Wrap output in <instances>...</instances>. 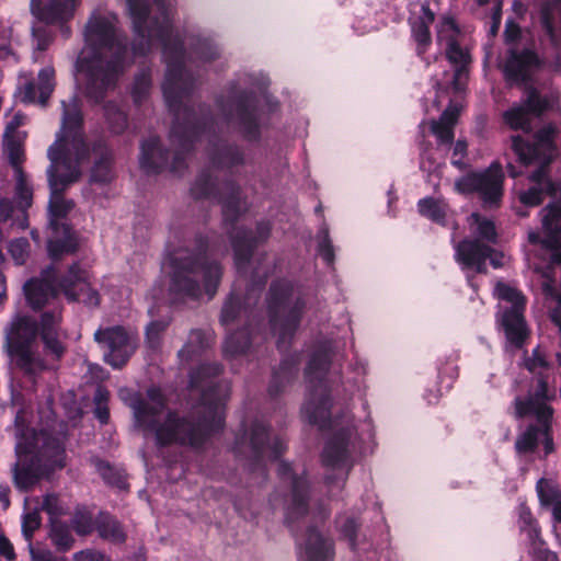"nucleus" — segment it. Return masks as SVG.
Instances as JSON below:
<instances>
[{"mask_svg": "<svg viewBox=\"0 0 561 561\" xmlns=\"http://www.w3.org/2000/svg\"><path fill=\"white\" fill-rule=\"evenodd\" d=\"M127 8L134 28L133 54L146 55L154 46L162 47L167 65L162 92L168 108L174 115L170 140L175 146H193L207 122L198 118L183 103L194 87L185 62L186 59L210 62L219 58L220 49L213 38L197 35L190 38V53L186 56L184 42L172 27L175 9L170 0H127Z\"/></svg>", "mask_w": 561, "mask_h": 561, "instance_id": "nucleus-1", "label": "nucleus"}, {"mask_svg": "<svg viewBox=\"0 0 561 561\" xmlns=\"http://www.w3.org/2000/svg\"><path fill=\"white\" fill-rule=\"evenodd\" d=\"M218 364H204L191 374L192 389L201 390V403L192 413L193 422L175 412L165 411V398L159 388L147 390L146 397L131 394L128 405L133 410L135 424L146 435L152 434L158 446L172 444L199 447L206 437L224 426L225 403L229 398L227 382H215L211 378L220 374Z\"/></svg>", "mask_w": 561, "mask_h": 561, "instance_id": "nucleus-2", "label": "nucleus"}, {"mask_svg": "<svg viewBox=\"0 0 561 561\" xmlns=\"http://www.w3.org/2000/svg\"><path fill=\"white\" fill-rule=\"evenodd\" d=\"M61 107V127L55 142L47 150V158L50 161L46 173L50 190L48 213L51 229L47 249L53 260L73 253L78 248L75 232L64 222V218L75 204L65 199L61 192L80 179L81 165L90 153L82 131V113L78 96L72 95L68 101H62Z\"/></svg>", "mask_w": 561, "mask_h": 561, "instance_id": "nucleus-3", "label": "nucleus"}, {"mask_svg": "<svg viewBox=\"0 0 561 561\" xmlns=\"http://www.w3.org/2000/svg\"><path fill=\"white\" fill-rule=\"evenodd\" d=\"M83 41L84 46L76 60L77 81L89 101L101 103L133 64L128 41L117 15L101 9L89 16Z\"/></svg>", "mask_w": 561, "mask_h": 561, "instance_id": "nucleus-4", "label": "nucleus"}, {"mask_svg": "<svg viewBox=\"0 0 561 561\" xmlns=\"http://www.w3.org/2000/svg\"><path fill=\"white\" fill-rule=\"evenodd\" d=\"M62 306L58 301L41 314L39 322L16 314L3 330L2 351L10 365L35 381L43 371L55 368L66 353L61 337Z\"/></svg>", "mask_w": 561, "mask_h": 561, "instance_id": "nucleus-5", "label": "nucleus"}, {"mask_svg": "<svg viewBox=\"0 0 561 561\" xmlns=\"http://www.w3.org/2000/svg\"><path fill=\"white\" fill-rule=\"evenodd\" d=\"M168 262L171 268L169 294L173 304L196 300L203 290L209 299L215 296L222 276L217 262L208 260L201 251L182 250L172 253Z\"/></svg>", "mask_w": 561, "mask_h": 561, "instance_id": "nucleus-6", "label": "nucleus"}, {"mask_svg": "<svg viewBox=\"0 0 561 561\" xmlns=\"http://www.w3.org/2000/svg\"><path fill=\"white\" fill-rule=\"evenodd\" d=\"M31 438L32 442H27L24 435L16 436L18 460L12 471L14 484L20 490L30 489L42 477L64 467L65 451L59 439L46 432L33 434Z\"/></svg>", "mask_w": 561, "mask_h": 561, "instance_id": "nucleus-7", "label": "nucleus"}, {"mask_svg": "<svg viewBox=\"0 0 561 561\" xmlns=\"http://www.w3.org/2000/svg\"><path fill=\"white\" fill-rule=\"evenodd\" d=\"M468 222L476 238L473 240L465 239L456 244V261L463 270L472 268L478 273L485 272L486 259H490L494 267L502 266L499 255L490 245L495 243L497 238L494 222L477 213L469 216Z\"/></svg>", "mask_w": 561, "mask_h": 561, "instance_id": "nucleus-8", "label": "nucleus"}, {"mask_svg": "<svg viewBox=\"0 0 561 561\" xmlns=\"http://www.w3.org/2000/svg\"><path fill=\"white\" fill-rule=\"evenodd\" d=\"M330 365V354L327 350L314 352L306 368V382L308 396L301 408L306 420L324 428L330 423V409L332 405L324 376Z\"/></svg>", "mask_w": 561, "mask_h": 561, "instance_id": "nucleus-9", "label": "nucleus"}, {"mask_svg": "<svg viewBox=\"0 0 561 561\" xmlns=\"http://www.w3.org/2000/svg\"><path fill=\"white\" fill-rule=\"evenodd\" d=\"M541 392L536 398H529L527 401H523L519 398L515 400V410L518 417L524 415H535L538 420V425L529 426L525 433H523L516 440V449L519 453H527L534 450V448L541 442L545 445L546 453L552 451V439L550 437V419L552 416V410L547 403L546 397V385L540 381Z\"/></svg>", "mask_w": 561, "mask_h": 561, "instance_id": "nucleus-10", "label": "nucleus"}, {"mask_svg": "<svg viewBox=\"0 0 561 561\" xmlns=\"http://www.w3.org/2000/svg\"><path fill=\"white\" fill-rule=\"evenodd\" d=\"M285 443L278 436H272L267 426L255 421L250 432L238 435L233 445L237 456L245 455L251 459L250 467H265L267 460H275L285 450Z\"/></svg>", "mask_w": 561, "mask_h": 561, "instance_id": "nucleus-11", "label": "nucleus"}, {"mask_svg": "<svg viewBox=\"0 0 561 561\" xmlns=\"http://www.w3.org/2000/svg\"><path fill=\"white\" fill-rule=\"evenodd\" d=\"M252 94V90L247 92L233 88L227 101L218 102L227 125L237 129L250 140L259 137L262 122L261 113Z\"/></svg>", "mask_w": 561, "mask_h": 561, "instance_id": "nucleus-12", "label": "nucleus"}, {"mask_svg": "<svg viewBox=\"0 0 561 561\" xmlns=\"http://www.w3.org/2000/svg\"><path fill=\"white\" fill-rule=\"evenodd\" d=\"M291 291L293 286L288 282L279 280L272 285L267 299L271 327L273 333L278 335L277 346L279 348L293 336L299 323L301 307L298 305L289 310L284 319L280 318V314H285L288 310V299Z\"/></svg>", "mask_w": 561, "mask_h": 561, "instance_id": "nucleus-13", "label": "nucleus"}, {"mask_svg": "<svg viewBox=\"0 0 561 561\" xmlns=\"http://www.w3.org/2000/svg\"><path fill=\"white\" fill-rule=\"evenodd\" d=\"M357 447V435L352 426L341 427L327 442L322 462L328 470L336 471V484L341 486L352 466L351 456Z\"/></svg>", "mask_w": 561, "mask_h": 561, "instance_id": "nucleus-14", "label": "nucleus"}, {"mask_svg": "<svg viewBox=\"0 0 561 561\" xmlns=\"http://www.w3.org/2000/svg\"><path fill=\"white\" fill-rule=\"evenodd\" d=\"M494 293L501 301L511 305L510 307H501L503 308L502 325L507 340L520 347L527 336V328L523 316L525 298L517 289L503 283L496 285Z\"/></svg>", "mask_w": 561, "mask_h": 561, "instance_id": "nucleus-15", "label": "nucleus"}, {"mask_svg": "<svg viewBox=\"0 0 561 561\" xmlns=\"http://www.w3.org/2000/svg\"><path fill=\"white\" fill-rule=\"evenodd\" d=\"M542 230L543 238L538 232L530 231L528 240L531 243H541L545 248L553 252V261L561 263V205L550 204L542 210ZM558 306L552 311V320L561 331V295L558 297Z\"/></svg>", "mask_w": 561, "mask_h": 561, "instance_id": "nucleus-16", "label": "nucleus"}, {"mask_svg": "<svg viewBox=\"0 0 561 561\" xmlns=\"http://www.w3.org/2000/svg\"><path fill=\"white\" fill-rule=\"evenodd\" d=\"M503 178L501 164L492 163L484 172L470 173L457 180L455 187L465 194L477 192L484 205L495 206L503 194Z\"/></svg>", "mask_w": 561, "mask_h": 561, "instance_id": "nucleus-17", "label": "nucleus"}, {"mask_svg": "<svg viewBox=\"0 0 561 561\" xmlns=\"http://www.w3.org/2000/svg\"><path fill=\"white\" fill-rule=\"evenodd\" d=\"M196 197H218L222 204L226 220H233L245 209V203L240 198L239 187L232 183H217L208 173H202L192 187Z\"/></svg>", "mask_w": 561, "mask_h": 561, "instance_id": "nucleus-18", "label": "nucleus"}, {"mask_svg": "<svg viewBox=\"0 0 561 561\" xmlns=\"http://www.w3.org/2000/svg\"><path fill=\"white\" fill-rule=\"evenodd\" d=\"M277 472L280 479L290 481L291 491L286 501L285 523L295 531L297 525L308 515L309 484L305 471L298 476L287 462H280Z\"/></svg>", "mask_w": 561, "mask_h": 561, "instance_id": "nucleus-19", "label": "nucleus"}, {"mask_svg": "<svg viewBox=\"0 0 561 561\" xmlns=\"http://www.w3.org/2000/svg\"><path fill=\"white\" fill-rule=\"evenodd\" d=\"M94 340L107 350L104 358L114 368L125 365L136 348L135 339L122 327L99 329Z\"/></svg>", "mask_w": 561, "mask_h": 561, "instance_id": "nucleus-20", "label": "nucleus"}, {"mask_svg": "<svg viewBox=\"0 0 561 561\" xmlns=\"http://www.w3.org/2000/svg\"><path fill=\"white\" fill-rule=\"evenodd\" d=\"M552 99L541 96L536 90H529L527 98L511 106L503 113L504 123L514 130L528 133L531 130V122L540 116L552 105Z\"/></svg>", "mask_w": 561, "mask_h": 561, "instance_id": "nucleus-21", "label": "nucleus"}, {"mask_svg": "<svg viewBox=\"0 0 561 561\" xmlns=\"http://www.w3.org/2000/svg\"><path fill=\"white\" fill-rule=\"evenodd\" d=\"M79 0H31V12L41 22L61 27L65 36L70 28L65 24L75 16Z\"/></svg>", "mask_w": 561, "mask_h": 561, "instance_id": "nucleus-22", "label": "nucleus"}, {"mask_svg": "<svg viewBox=\"0 0 561 561\" xmlns=\"http://www.w3.org/2000/svg\"><path fill=\"white\" fill-rule=\"evenodd\" d=\"M59 287L65 296L72 301H79L88 307L100 305L99 293L89 283V273L79 264L70 266L67 275L60 280Z\"/></svg>", "mask_w": 561, "mask_h": 561, "instance_id": "nucleus-23", "label": "nucleus"}, {"mask_svg": "<svg viewBox=\"0 0 561 561\" xmlns=\"http://www.w3.org/2000/svg\"><path fill=\"white\" fill-rule=\"evenodd\" d=\"M553 135L554 129L550 126L540 129L536 135L535 145L525 142L520 136H514L512 147L523 164L527 165L539 159L542 160L541 165L546 167L551 159Z\"/></svg>", "mask_w": 561, "mask_h": 561, "instance_id": "nucleus-24", "label": "nucleus"}, {"mask_svg": "<svg viewBox=\"0 0 561 561\" xmlns=\"http://www.w3.org/2000/svg\"><path fill=\"white\" fill-rule=\"evenodd\" d=\"M24 291L27 302L35 310L58 302L55 268L49 266L42 272L41 277L30 279L24 285Z\"/></svg>", "mask_w": 561, "mask_h": 561, "instance_id": "nucleus-25", "label": "nucleus"}, {"mask_svg": "<svg viewBox=\"0 0 561 561\" xmlns=\"http://www.w3.org/2000/svg\"><path fill=\"white\" fill-rule=\"evenodd\" d=\"M271 231L268 224L262 222L257 225L256 237L241 227H236L230 232L231 244L234 251V261L238 271H242L245 263H248L253 249L259 241L265 240Z\"/></svg>", "mask_w": 561, "mask_h": 561, "instance_id": "nucleus-26", "label": "nucleus"}, {"mask_svg": "<svg viewBox=\"0 0 561 561\" xmlns=\"http://www.w3.org/2000/svg\"><path fill=\"white\" fill-rule=\"evenodd\" d=\"M541 24L550 38L556 54V69L561 68V0H551L542 4Z\"/></svg>", "mask_w": 561, "mask_h": 561, "instance_id": "nucleus-27", "label": "nucleus"}, {"mask_svg": "<svg viewBox=\"0 0 561 561\" xmlns=\"http://www.w3.org/2000/svg\"><path fill=\"white\" fill-rule=\"evenodd\" d=\"M264 280L253 284L247 291L244 297L243 306L236 294L232 293L230 297L224 304L221 310L220 321L225 327L232 324L236 320L240 319L243 314L248 317V310L255 306L259 298Z\"/></svg>", "mask_w": 561, "mask_h": 561, "instance_id": "nucleus-28", "label": "nucleus"}, {"mask_svg": "<svg viewBox=\"0 0 561 561\" xmlns=\"http://www.w3.org/2000/svg\"><path fill=\"white\" fill-rule=\"evenodd\" d=\"M538 66L539 59L534 51H511L504 65V73L508 81L522 82L527 80Z\"/></svg>", "mask_w": 561, "mask_h": 561, "instance_id": "nucleus-29", "label": "nucleus"}, {"mask_svg": "<svg viewBox=\"0 0 561 561\" xmlns=\"http://www.w3.org/2000/svg\"><path fill=\"white\" fill-rule=\"evenodd\" d=\"M299 545L304 549L302 561H333V542L313 528H308L306 538Z\"/></svg>", "mask_w": 561, "mask_h": 561, "instance_id": "nucleus-30", "label": "nucleus"}, {"mask_svg": "<svg viewBox=\"0 0 561 561\" xmlns=\"http://www.w3.org/2000/svg\"><path fill=\"white\" fill-rule=\"evenodd\" d=\"M14 173L15 186L14 198L19 208V215L13 224L20 229L28 227L27 209L33 202V185L23 169H16Z\"/></svg>", "mask_w": 561, "mask_h": 561, "instance_id": "nucleus-31", "label": "nucleus"}, {"mask_svg": "<svg viewBox=\"0 0 561 561\" xmlns=\"http://www.w3.org/2000/svg\"><path fill=\"white\" fill-rule=\"evenodd\" d=\"M140 167L147 173H159L169 163V151L164 150L156 136L149 137L141 144Z\"/></svg>", "mask_w": 561, "mask_h": 561, "instance_id": "nucleus-32", "label": "nucleus"}, {"mask_svg": "<svg viewBox=\"0 0 561 561\" xmlns=\"http://www.w3.org/2000/svg\"><path fill=\"white\" fill-rule=\"evenodd\" d=\"M530 181L534 183V186L519 194V199L523 204L537 206L542 203L545 195L556 194V184L547 178L545 165H540L533 172Z\"/></svg>", "mask_w": 561, "mask_h": 561, "instance_id": "nucleus-33", "label": "nucleus"}, {"mask_svg": "<svg viewBox=\"0 0 561 561\" xmlns=\"http://www.w3.org/2000/svg\"><path fill=\"white\" fill-rule=\"evenodd\" d=\"M446 57L455 67L450 83L456 91H461L468 79L467 66L470 64V55L466 48H462L458 42H453L446 46Z\"/></svg>", "mask_w": 561, "mask_h": 561, "instance_id": "nucleus-34", "label": "nucleus"}, {"mask_svg": "<svg viewBox=\"0 0 561 561\" xmlns=\"http://www.w3.org/2000/svg\"><path fill=\"white\" fill-rule=\"evenodd\" d=\"M459 116V108L449 105L440 115L438 121H433L431 130L440 145H450L454 140V127Z\"/></svg>", "mask_w": 561, "mask_h": 561, "instance_id": "nucleus-35", "label": "nucleus"}, {"mask_svg": "<svg viewBox=\"0 0 561 561\" xmlns=\"http://www.w3.org/2000/svg\"><path fill=\"white\" fill-rule=\"evenodd\" d=\"M435 14L428 4L422 5V15L412 24V35L417 44V54L423 55L431 44L430 24L434 22Z\"/></svg>", "mask_w": 561, "mask_h": 561, "instance_id": "nucleus-36", "label": "nucleus"}, {"mask_svg": "<svg viewBox=\"0 0 561 561\" xmlns=\"http://www.w3.org/2000/svg\"><path fill=\"white\" fill-rule=\"evenodd\" d=\"M95 161L91 170L90 181L93 183H107L113 179L112 154L105 146L93 148Z\"/></svg>", "mask_w": 561, "mask_h": 561, "instance_id": "nucleus-37", "label": "nucleus"}, {"mask_svg": "<svg viewBox=\"0 0 561 561\" xmlns=\"http://www.w3.org/2000/svg\"><path fill=\"white\" fill-rule=\"evenodd\" d=\"M96 531L103 540L112 543H123L126 539L121 523L107 513L101 512L96 517Z\"/></svg>", "mask_w": 561, "mask_h": 561, "instance_id": "nucleus-38", "label": "nucleus"}, {"mask_svg": "<svg viewBox=\"0 0 561 561\" xmlns=\"http://www.w3.org/2000/svg\"><path fill=\"white\" fill-rule=\"evenodd\" d=\"M417 209L422 216L440 225L446 224L449 209L443 201L435 199L433 197H425L419 201Z\"/></svg>", "mask_w": 561, "mask_h": 561, "instance_id": "nucleus-39", "label": "nucleus"}, {"mask_svg": "<svg viewBox=\"0 0 561 561\" xmlns=\"http://www.w3.org/2000/svg\"><path fill=\"white\" fill-rule=\"evenodd\" d=\"M243 161L242 153L237 147L218 145L211 152V162L217 167H233Z\"/></svg>", "mask_w": 561, "mask_h": 561, "instance_id": "nucleus-40", "label": "nucleus"}, {"mask_svg": "<svg viewBox=\"0 0 561 561\" xmlns=\"http://www.w3.org/2000/svg\"><path fill=\"white\" fill-rule=\"evenodd\" d=\"M49 537L60 551L71 549L75 543V538L68 525L57 519H51Z\"/></svg>", "mask_w": 561, "mask_h": 561, "instance_id": "nucleus-41", "label": "nucleus"}, {"mask_svg": "<svg viewBox=\"0 0 561 561\" xmlns=\"http://www.w3.org/2000/svg\"><path fill=\"white\" fill-rule=\"evenodd\" d=\"M24 137L25 136L3 137L4 151L13 168V172H16V169H22V163L24 161Z\"/></svg>", "mask_w": 561, "mask_h": 561, "instance_id": "nucleus-42", "label": "nucleus"}, {"mask_svg": "<svg viewBox=\"0 0 561 561\" xmlns=\"http://www.w3.org/2000/svg\"><path fill=\"white\" fill-rule=\"evenodd\" d=\"M297 371V363L295 360H284L279 368L274 371L273 380L268 388V391L272 396H275L279 392V385L284 382H288Z\"/></svg>", "mask_w": 561, "mask_h": 561, "instance_id": "nucleus-43", "label": "nucleus"}, {"mask_svg": "<svg viewBox=\"0 0 561 561\" xmlns=\"http://www.w3.org/2000/svg\"><path fill=\"white\" fill-rule=\"evenodd\" d=\"M250 345V336L248 332L239 331L227 336L224 344V352L227 355L236 356L244 353Z\"/></svg>", "mask_w": 561, "mask_h": 561, "instance_id": "nucleus-44", "label": "nucleus"}, {"mask_svg": "<svg viewBox=\"0 0 561 561\" xmlns=\"http://www.w3.org/2000/svg\"><path fill=\"white\" fill-rule=\"evenodd\" d=\"M104 115L113 133L119 134L127 127V116L115 103L105 104Z\"/></svg>", "mask_w": 561, "mask_h": 561, "instance_id": "nucleus-45", "label": "nucleus"}, {"mask_svg": "<svg viewBox=\"0 0 561 561\" xmlns=\"http://www.w3.org/2000/svg\"><path fill=\"white\" fill-rule=\"evenodd\" d=\"M71 526L80 536H88L96 529V519L85 510H77L71 518Z\"/></svg>", "mask_w": 561, "mask_h": 561, "instance_id": "nucleus-46", "label": "nucleus"}, {"mask_svg": "<svg viewBox=\"0 0 561 561\" xmlns=\"http://www.w3.org/2000/svg\"><path fill=\"white\" fill-rule=\"evenodd\" d=\"M460 30L455 20L449 16L443 18L437 25V41L447 46L453 42H458Z\"/></svg>", "mask_w": 561, "mask_h": 561, "instance_id": "nucleus-47", "label": "nucleus"}, {"mask_svg": "<svg viewBox=\"0 0 561 561\" xmlns=\"http://www.w3.org/2000/svg\"><path fill=\"white\" fill-rule=\"evenodd\" d=\"M55 88V70L53 67H45L38 72L37 89L39 103L45 105Z\"/></svg>", "mask_w": 561, "mask_h": 561, "instance_id": "nucleus-48", "label": "nucleus"}, {"mask_svg": "<svg viewBox=\"0 0 561 561\" xmlns=\"http://www.w3.org/2000/svg\"><path fill=\"white\" fill-rule=\"evenodd\" d=\"M210 344V339L207 333L202 330H192L188 336V342L184 347L179 352L180 356H191L192 354H196L203 348L207 347Z\"/></svg>", "mask_w": 561, "mask_h": 561, "instance_id": "nucleus-49", "label": "nucleus"}, {"mask_svg": "<svg viewBox=\"0 0 561 561\" xmlns=\"http://www.w3.org/2000/svg\"><path fill=\"white\" fill-rule=\"evenodd\" d=\"M525 366L530 373L538 374L540 376V379L538 380V390L536 391L535 396L531 397L536 398V396L541 392L540 381L546 382L542 378V374L548 369V363L546 360L545 353L540 350V347H536L534 350L533 356L526 359ZM545 385L547 386V383ZM546 397L548 398L547 394Z\"/></svg>", "mask_w": 561, "mask_h": 561, "instance_id": "nucleus-50", "label": "nucleus"}, {"mask_svg": "<svg viewBox=\"0 0 561 561\" xmlns=\"http://www.w3.org/2000/svg\"><path fill=\"white\" fill-rule=\"evenodd\" d=\"M340 535L343 539L347 540L352 549L356 546V533L358 529V523L355 517L342 515L336 519Z\"/></svg>", "mask_w": 561, "mask_h": 561, "instance_id": "nucleus-51", "label": "nucleus"}, {"mask_svg": "<svg viewBox=\"0 0 561 561\" xmlns=\"http://www.w3.org/2000/svg\"><path fill=\"white\" fill-rule=\"evenodd\" d=\"M151 88V78L150 73L147 70H142L139 72L135 81L133 83L131 88V95L134 99V102L136 104H140L142 101H145L149 94Z\"/></svg>", "mask_w": 561, "mask_h": 561, "instance_id": "nucleus-52", "label": "nucleus"}, {"mask_svg": "<svg viewBox=\"0 0 561 561\" xmlns=\"http://www.w3.org/2000/svg\"><path fill=\"white\" fill-rule=\"evenodd\" d=\"M318 252L327 264L334 261V250L329 237V229L323 225L318 232Z\"/></svg>", "mask_w": 561, "mask_h": 561, "instance_id": "nucleus-53", "label": "nucleus"}, {"mask_svg": "<svg viewBox=\"0 0 561 561\" xmlns=\"http://www.w3.org/2000/svg\"><path fill=\"white\" fill-rule=\"evenodd\" d=\"M8 251L16 264H23L28 256L30 243L26 238H16L9 242Z\"/></svg>", "mask_w": 561, "mask_h": 561, "instance_id": "nucleus-54", "label": "nucleus"}, {"mask_svg": "<svg viewBox=\"0 0 561 561\" xmlns=\"http://www.w3.org/2000/svg\"><path fill=\"white\" fill-rule=\"evenodd\" d=\"M519 528L523 533L527 534V537L531 542H535L539 536L537 525L533 519L529 510L525 506H520L519 510Z\"/></svg>", "mask_w": 561, "mask_h": 561, "instance_id": "nucleus-55", "label": "nucleus"}, {"mask_svg": "<svg viewBox=\"0 0 561 561\" xmlns=\"http://www.w3.org/2000/svg\"><path fill=\"white\" fill-rule=\"evenodd\" d=\"M96 469L101 477L110 484L116 485V486H123L124 485V477L119 471H116L113 467L110 466V463L104 461H99L96 463Z\"/></svg>", "mask_w": 561, "mask_h": 561, "instance_id": "nucleus-56", "label": "nucleus"}, {"mask_svg": "<svg viewBox=\"0 0 561 561\" xmlns=\"http://www.w3.org/2000/svg\"><path fill=\"white\" fill-rule=\"evenodd\" d=\"M169 319H160L151 321L146 329V335L148 343L151 347H154L159 343L160 334L167 329L169 325Z\"/></svg>", "mask_w": 561, "mask_h": 561, "instance_id": "nucleus-57", "label": "nucleus"}, {"mask_svg": "<svg viewBox=\"0 0 561 561\" xmlns=\"http://www.w3.org/2000/svg\"><path fill=\"white\" fill-rule=\"evenodd\" d=\"M39 525L41 517L36 511L24 514L22 519V533L28 541L32 539L34 531Z\"/></svg>", "mask_w": 561, "mask_h": 561, "instance_id": "nucleus-58", "label": "nucleus"}, {"mask_svg": "<svg viewBox=\"0 0 561 561\" xmlns=\"http://www.w3.org/2000/svg\"><path fill=\"white\" fill-rule=\"evenodd\" d=\"M537 491L540 499V502L543 505H552L556 501H558V491L548 485L547 482L540 480L537 484Z\"/></svg>", "mask_w": 561, "mask_h": 561, "instance_id": "nucleus-59", "label": "nucleus"}, {"mask_svg": "<svg viewBox=\"0 0 561 561\" xmlns=\"http://www.w3.org/2000/svg\"><path fill=\"white\" fill-rule=\"evenodd\" d=\"M73 561H110V559L100 550L88 548L76 552Z\"/></svg>", "mask_w": 561, "mask_h": 561, "instance_id": "nucleus-60", "label": "nucleus"}, {"mask_svg": "<svg viewBox=\"0 0 561 561\" xmlns=\"http://www.w3.org/2000/svg\"><path fill=\"white\" fill-rule=\"evenodd\" d=\"M25 122V116L21 112H16L12 118L7 123L4 128L3 137H13V136H25L20 133L18 129Z\"/></svg>", "mask_w": 561, "mask_h": 561, "instance_id": "nucleus-61", "label": "nucleus"}, {"mask_svg": "<svg viewBox=\"0 0 561 561\" xmlns=\"http://www.w3.org/2000/svg\"><path fill=\"white\" fill-rule=\"evenodd\" d=\"M33 38L35 41V48L44 51L51 43V36L45 27H33Z\"/></svg>", "mask_w": 561, "mask_h": 561, "instance_id": "nucleus-62", "label": "nucleus"}, {"mask_svg": "<svg viewBox=\"0 0 561 561\" xmlns=\"http://www.w3.org/2000/svg\"><path fill=\"white\" fill-rule=\"evenodd\" d=\"M42 510L47 512L50 516L61 514L58 497L56 495H46L42 503Z\"/></svg>", "mask_w": 561, "mask_h": 561, "instance_id": "nucleus-63", "label": "nucleus"}, {"mask_svg": "<svg viewBox=\"0 0 561 561\" xmlns=\"http://www.w3.org/2000/svg\"><path fill=\"white\" fill-rule=\"evenodd\" d=\"M30 553L33 561H64L62 559L56 557L55 553L48 549L31 548Z\"/></svg>", "mask_w": 561, "mask_h": 561, "instance_id": "nucleus-64", "label": "nucleus"}]
</instances>
